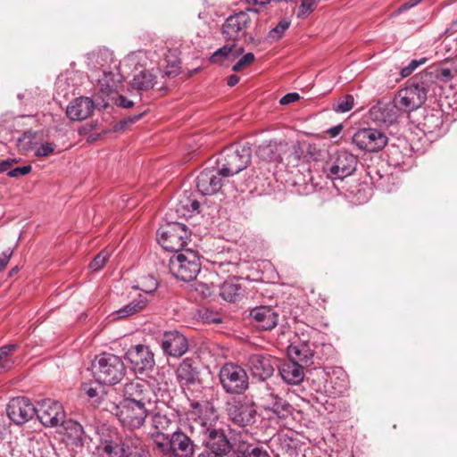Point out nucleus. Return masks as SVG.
Segmentation results:
<instances>
[{
    "label": "nucleus",
    "mask_w": 457,
    "mask_h": 457,
    "mask_svg": "<svg viewBox=\"0 0 457 457\" xmlns=\"http://www.w3.org/2000/svg\"><path fill=\"white\" fill-rule=\"evenodd\" d=\"M195 417L189 423L188 428L195 433L198 441L206 447V450L228 455L232 445L227 437L219 417L212 406L201 404L198 402L191 403Z\"/></svg>",
    "instance_id": "1"
},
{
    "label": "nucleus",
    "mask_w": 457,
    "mask_h": 457,
    "mask_svg": "<svg viewBox=\"0 0 457 457\" xmlns=\"http://www.w3.org/2000/svg\"><path fill=\"white\" fill-rule=\"evenodd\" d=\"M428 75H416L395 96L392 103L399 113L411 112L420 108L428 97H433V84Z\"/></svg>",
    "instance_id": "2"
},
{
    "label": "nucleus",
    "mask_w": 457,
    "mask_h": 457,
    "mask_svg": "<svg viewBox=\"0 0 457 457\" xmlns=\"http://www.w3.org/2000/svg\"><path fill=\"white\" fill-rule=\"evenodd\" d=\"M253 149L249 143H236L226 146L217 156L215 163L224 177L234 176L247 168Z\"/></svg>",
    "instance_id": "3"
},
{
    "label": "nucleus",
    "mask_w": 457,
    "mask_h": 457,
    "mask_svg": "<svg viewBox=\"0 0 457 457\" xmlns=\"http://www.w3.org/2000/svg\"><path fill=\"white\" fill-rule=\"evenodd\" d=\"M91 367L95 380L102 385L119 383L126 371L121 358L109 353L96 355Z\"/></svg>",
    "instance_id": "4"
},
{
    "label": "nucleus",
    "mask_w": 457,
    "mask_h": 457,
    "mask_svg": "<svg viewBox=\"0 0 457 457\" xmlns=\"http://www.w3.org/2000/svg\"><path fill=\"white\" fill-rule=\"evenodd\" d=\"M169 269L178 279L185 282L194 280L201 270L198 253L191 249L178 253L170 258Z\"/></svg>",
    "instance_id": "5"
},
{
    "label": "nucleus",
    "mask_w": 457,
    "mask_h": 457,
    "mask_svg": "<svg viewBox=\"0 0 457 457\" xmlns=\"http://www.w3.org/2000/svg\"><path fill=\"white\" fill-rule=\"evenodd\" d=\"M312 381L316 383V379L320 381L317 386L313 388L317 393L325 394L326 395L337 397L342 395L347 389L348 379L346 373L340 368L325 370H315Z\"/></svg>",
    "instance_id": "6"
},
{
    "label": "nucleus",
    "mask_w": 457,
    "mask_h": 457,
    "mask_svg": "<svg viewBox=\"0 0 457 457\" xmlns=\"http://www.w3.org/2000/svg\"><path fill=\"white\" fill-rule=\"evenodd\" d=\"M219 379L223 390L229 395H242L249 388L246 370L235 362H226L221 366Z\"/></svg>",
    "instance_id": "7"
},
{
    "label": "nucleus",
    "mask_w": 457,
    "mask_h": 457,
    "mask_svg": "<svg viewBox=\"0 0 457 457\" xmlns=\"http://www.w3.org/2000/svg\"><path fill=\"white\" fill-rule=\"evenodd\" d=\"M253 21L249 12H236L225 20L221 27V34L224 38L233 42L239 40L253 42V37L249 33Z\"/></svg>",
    "instance_id": "8"
},
{
    "label": "nucleus",
    "mask_w": 457,
    "mask_h": 457,
    "mask_svg": "<svg viewBox=\"0 0 457 457\" xmlns=\"http://www.w3.org/2000/svg\"><path fill=\"white\" fill-rule=\"evenodd\" d=\"M190 232L186 225L179 222L167 223L157 231V240L163 249L180 253L187 244Z\"/></svg>",
    "instance_id": "9"
},
{
    "label": "nucleus",
    "mask_w": 457,
    "mask_h": 457,
    "mask_svg": "<svg viewBox=\"0 0 457 457\" xmlns=\"http://www.w3.org/2000/svg\"><path fill=\"white\" fill-rule=\"evenodd\" d=\"M357 162V157L350 152L337 151L329 156L323 166V171L328 179L342 180L355 171Z\"/></svg>",
    "instance_id": "10"
},
{
    "label": "nucleus",
    "mask_w": 457,
    "mask_h": 457,
    "mask_svg": "<svg viewBox=\"0 0 457 457\" xmlns=\"http://www.w3.org/2000/svg\"><path fill=\"white\" fill-rule=\"evenodd\" d=\"M87 65L95 72H102L103 77L98 75V82L102 87L112 89L116 87L115 77L117 74L110 70L111 63L113 62V54L108 49H102L92 52L87 54Z\"/></svg>",
    "instance_id": "11"
},
{
    "label": "nucleus",
    "mask_w": 457,
    "mask_h": 457,
    "mask_svg": "<svg viewBox=\"0 0 457 457\" xmlns=\"http://www.w3.org/2000/svg\"><path fill=\"white\" fill-rule=\"evenodd\" d=\"M226 411L229 420L239 427H247L255 422L257 409L254 402L243 396L234 398L226 404Z\"/></svg>",
    "instance_id": "12"
},
{
    "label": "nucleus",
    "mask_w": 457,
    "mask_h": 457,
    "mask_svg": "<svg viewBox=\"0 0 457 457\" xmlns=\"http://www.w3.org/2000/svg\"><path fill=\"white\" fill-rule=\"evenodd\" d=\"M387 137L378 129L363 128L353 136V144L361 151L376 153L382 150L387 144Z\"/></svg>",
    "instance_id": "13"
},
{
    "label": "nucleus",
    "mask_w": 457,
    "mask_h": 457,
    "mask_svg": "<svg viewBox=\"0 0 457 457\" xmlns=\"http://www.w3.org/2000/svg\"><path fill=\"white\" fill-rule=\"evenodd\" d=\"M36 416L45 427L54 428L63 423L65 411L58 401L46 398L37 403Z\"/></svg>",
    "instance_id": "14"
},
{
    "label": "nucleus",
    "mask_w": 457,
    "mask_h": 457,
    "mask_svg": "<svg viewBox=\"0 0 457 457\" xmlns=\"http://www.w3.org/2000/svg\"><path fill=\"white\" fill-rule=\"evenodd\" d=\"M277 361V359L269 353H256L247 357L245 366L253 378L265 381L273 375L275 368L278 366Z\"/></svg>",
    "instance_id": "15"
},
{
    "label": "nucleus",
    "mask_w": 457,
    "mask_h": 457,
    "mask_svg": "<svg viewBox=\"0 0 457 457\" xmlns=\"http://www.w3.org/2000/svg\"><path fill=\"white\" fill-rule=\"evenodd\" d=\"M195 440V433L190 432L188 427L186 430L177 428L170 436V457H193Z\"/></svg>",
    "instance_id": "16"
},
{
    "label": "nucleus",
    "mask_w": 457,
    "mask_h": 457,
    "mask_svg": "<svg viewBox=\"0 0 457 457\" xmlns=\"http://www.w3.org/2000/svg\"><path fill=\"white\" fill-rule=\"evenodd\" d=\"M148 411V406L120 402L116 415L124 427L135 429L144 425Z\"/></svg>",
    "instance_id": "17"
},
{
    "label": "nucleus",
    "mask_w": 457,
    "mask_h": 457,
    "mask_svg": "<svg viewBox=\"0 0 457 457\" xmlns=\"http://www.w3.org/2000/svg\"><path fill=\"white\" fill-rule=\"evenodd\" d=\"M223 171L215 163L204 168L196 178V188L203 195L217 193L222 187Z\"/></svg>",
    "instance_id": "18"
},
{
    "label": "nucleus",
    "mask_w": 457,
    "mask_h": 457,
    "mask_svg": "<svg viewBox=\"0 0 457 457\" xmlns=\"http://www.w3.org/2000/svg\"><path fill=\"white\" fill-rule=\"evenodd\" d=\"M126 359L136 373L152 370L155 365L154 353L145 345H133L126 353Z\"/></svg>",
    "instance_id": "19"
},
{
    "label": "nucleus",
    "mask_w": 457,
    "mask_h": 457,
    "mask_svg": "<svg viewBox=\"0 0 457 457\" xmlns=\"http://www.w3.org/2000/svg\"><path fill=\"white\" fill-rule=\"evenodd\" d=\"M6 411L10 420L18 425L28 422L37 412L36 405L25 397L12 398L9 402Z\"/></svg>",
    "instance_id": "20"
},
{
    "label": "nucleus",
    "mask_w": 457,
    "mask_h": 457,
    "mask_svg": "<svg viewBox=\"0 0 457 457\" xmlns=\"http://www.w3.org/2000/svg\"><path fill=\"white\" fill-rule=\"evenodd\" d=\"M151 395L148 385L143 381H132L124 386L121 402L149 407L152 404Z\"/></svg>",
    "instance_id": "21"
},
{
    "label": "nucleus",
    "mask_w": 457,
    "mask_h": 457,
    "mask_svg": "<svg viewBox=\"0 0 457 457\" xmlns=\"http://www.w3.org/2000/svg\"><path fill=\"white\" fill-rule=\"evenodd\" d=\"M161 346L164 354L179 358L187 352L188 342L181 333L176 330L167 331L163 334Z\"/></svg>",
    "instance_id": "22"
},
{
    "label": "nucleus",
    "mask_w": 457,
    "mask_h": 457,
    "mask_svg": "<svg viewBox=\"0 0 457 457\" xmlns=\"http://www.w3.org/2000/svg\"><path fill=\"white\" fill-rule=\"evenodd\" d=\"M263 409L270 413V419L283 420L291 414V405L274 392H268L262 396Z\"/></svg>",
    "instance_id": "23"
},
{
    "label": "nucleus",
    "mask_w": 457,
    "mask_h": 457,
    "mask_svg": "<svg viewBox=\"0 0 457 457\" xmlns=\"http://www.w3.org/2000/svg\"><path fill=\"white\" fill-rule=\"evenodd\" d=\"M399 117L400 113L392 102H378L369 110V119L378 125H392Z\"/></svg>",
    "instance_id": "24"
},
{
    "label": "nucleus",
    "mask_w": 457,
    "mask_h": 457,
    "mask_svg": "<svg viewBox=\"0 0 457 457\" xmlns=\"http://www.w3.org/2000/svg\"><path fill=\"white\" fill-rule=\"evenodd\" d=\"M254 326L260 330H271L278 322V313L269 306H257L250 311Z\"/></svg>",
    "instance_id": "25"
},
{
    "label": "nucleus",
    "mask_w": 457,
    "mask_h": 457,
    "mask_svg": "<svg viewBox=\"0 0 457 457\" xmlns=\"http://www.w3.org/2000/svg\"><path fill=\"white\" fill-rule=\"evenodd\" d=\"M96 104L94 101L86 96H79L75 98L66 109V115L72 120H83L89 117Z\"/></svg>",
    "instance_id": "26"
},
{
    "label": "nucleus",
    "mask_w": 457,
    "mask_h": 457,
    "mask_svg": "<svg viewBox=\"0 0 457 457\" xmlns=\"http://www.w3.org/2000/svg\"><path fill=\"white\" fill-rule=\"evenodd\" d=\"M303 365L290 358L279 365L278 372L282 379L289 385H298L304 378Z\"/></svg>",
    "instance_id": "27"
},
{
    "label": "nucleus",
    "mask_w": 457,
    "mask_h": 457,
    "mask_svg": "<svg viewBox=\"0 0 457 457\" xmlns=\"http://www.w3.org/2000/svg\"><path fill=\"white\" fill-rule=\"evenodd\" d=\"M456 68L448 67L443 64L434 68H430L428 71L420 73L419 75H428L429 77H431V83L433 84V86H435L434 87H432L431 90V95L434 97L442 90L441 87L435 81V79H438L442 82H449L456 76Z\"/></svg>",
    "instance_id": "28"
},
{
    "label": "nucleus",
    "mask_w": 457,
    "mask_h": 457,
    "mask_svg": "<svg viewBox=\"0 0 457 457\" xmlns=\"http://www.w3.org/2000/svg\"><path fill=\"white\" fill-rule=\"evenodd\" d=\"M176 378L180 386H191L199 381V373L189 358L184 359L176 370Z\"/></svg>",
    "instance_id": "29"
},
{
    "label": "nucleus",
    "mask_w": 457,
    "mask_h": 457,
    "mask_svg": "<svg viewBox=\"0 0 457 457\" xmlns=\"http://www.w3.org/2000/svg\"><path fill=\"white\" fill-rule=\"evenodd\" d=\"M288 357L296 361L303 366H309L313 363V350L307 342L290 345L287 348Z\"/></svg>",
    "instance_id": "30"
},
{
    "label": "nucleus",
    "mask_w": 457,
    "mask_h": 457,
    "mask_svg": "<svg viewBox=\"0 0 457 457\" xmlns=\"http://www.w3.org/2000/svg\"><path fill=\"white\" fill-rule=\"evenodd\" d=\"M148 300L145 296L139 295L137 298L132 300L123 307L112 312L109 319L112 321L126 319L141 312L147 304Z\"/></svg>",
    "instance_id": "31"
},
{
    "label": "nucleus",
    "mask_w": 457,
    "mask_h": 457,
    "mask_svg": "<svg viewBox=\"0 0 457 457\" xmlns=\"http://www.w3.org/2000/svg\"><path fill=\"white\" fill-rule=\"evenodd\" d=\"M60 425L63 427L71 445L76 447L84 445L87 436L81 424L73 420L63 419V423Z\"/></svg>",
    "instance_id": "32"
},
{
    "label": "nucleus",
    "mask_w": 457,
    "mask_h": 457,
    "mask_svg": "<svg viewBox=\"0 0 457 457\" xmlns=\"http://www.w3.org/2000/svg\"><path fill=\"white\" fill-rule=\"evenodd\" d=\"M244 47L237 46L235 43L225 45L217 49L210 57L212 63L223 64L224 61H235L244 53Z\"/></svg>",
    "instance_id": "33"
},
{
    "label": "nucleus",
    "mask_w": 457,
    "mask_h": 457,
    "mask_svg": "<svg viewBox=\"0 0 457 457\" xmlns=\"http://www.w3.org/2000/svg\"><path fill=\"white\" fill-rule=\"evenodd\" d=\"M124 457H149L145 443L137 436H128L123 438Z\"/></svg>",
    "instance_id": "34"
},
{
    "label": "nucleus",
    "mask_w": 457,
    "mask_h": 457,
    "mask_svg": "<svg viewBox=\"0 0 457 457\" xmlns=\"http://www.w3.org/2000/svg\"><path fill=\"white\" fill-rule=\"evenodd\" d=\"M155 84L156 75L145 69L135 73L131 81V87L140 91L152 89Z\"/></svg>",
    "instance_id": "35"
},
{
    "label": "nucleus",
    "mask_w": 457,
    "mask_h": 457,
    "mask_svg": "<svg viewBox=\"0 0 457 457\" xmlns=\"http://www.w3.org/2000/svg\"><path fill=\"white\" fill-rule=\"evenodd\" d=\"M200 209L199 202L193 196L192 193L184 194L179 199L176 212L183 217H190L194 213H198Z\"/></svg>",
    "instance_id": "36"
},
{
    "label": "nucleus",
    "mask_w": 457,
    "mask_h": 457,
    "mask_svg": "<svg viewBox=\"0 0 457 457\" xmlns=\"http://www.w3.org/2000/svg\"><path fill=\"white\" fill-rule=\"evenodd\" d=\"M444 121L440 112L428 113L424 117L423 127L427 133H440Z\"/></svg>",
    "instance_id": "37"
},
{
    "label": "nucleus",
    "mask_w": 457,
    "mask_h": 457,
    "mask_svg": "<svg viewBox=\"0 0 457 457\" xmlns=\"http://www.w3.org/2000/svg\"><path fill=\"white\" fill-rule=\"evenodd\" d=\"M173 424L174 420L169 418L166 414L157 412L152 417V425L155 429L154 434H158V436L168 435L166 432Z\"/></svg>",
    "instance_id": "38"
},
{
    "label": "nucleus",
    "mask_w": 457,
    "mask_h": 457,
    "mask_svg": "<svg viewBox=\"0 0 457 457\" xmlns=\"http://www.w3.org/2000/svg\"><path fill=\"white\" fill-rule=\"evenodd\" d=\"M100 451L101 457H124L123 439L120 443L106 440Z\"/></svg>",
    "instance_id": "39"
},
{
    "label": "nucleus",
    "mask_w": 457,
    "mask_h": 457,
    "mask_svg": "<svg viewBox=\"0 0 457 457\" xmlns=\"http://www.w3.org/2000/svg\"><path fill=\"white\" fill-rule=\"evenodd\" d=\"M18 345L10 344L0 347V370H9L13 361L12 360V353L16 351Z\"/></svg>",
    "instance_id": "40"
},
{
    "label": "nucleus",
    "mask_w": 457,
    "mask_h": 457,
    "mask_svg": "<svg viewBox=\"0 0 457 457\" xmlns=\"http://www.w3.org/2000/svg\"><path fill=\"white\" fill-rule=\"evenodd\" d=\"M237 457H270L269 452L261 446L246 445L241 446L237 453Z\"/></svg>",
    "instance_id": "41"
},
{
    "label": "nucleus",
    "mask_w": 457,
    "mask_h": 457,
    "mask_svg": "<svg viewBox=\"0 0 457 457\" xmlns=\"http://www.w3.org/2000/svg\"><path fill=\"white\" fill-rule=\"evenodd\" d=\"M240 287L231 282H225L220 287V295L221 297L230 303L236 302L240 295Z\"/></svg>",
    "instance_id": "42"
},
{
    "label": "nucleus",
    "mask_w": 457,
    "mask_h": 457,
    "mask_svg": "<svg viewBox=\"0 0 457 457\" xmlns=\"http://www.w3.org/2000/svg\"><path fill=\"white\" fill-rule=\"evenodd\" d=\"M158 286L157 279L154 276L147 275L141 278L139 284L133 288L139 289L145 294H152L158 288Z\"/></svg>",
    "instance_id": "43"
},
{
    "label": "nucleus",
    "mask_w": 457,
    "mask_h": 457,
    "mask_svg": "<svg viewBox=\"0 0 457 457\" xmlns=\"http://www.w3.org/2000/svg\"><path fill=\"white\" fill-rule=\"evenodd\" d=\"M322 0H302L298 6L296 17L303 19L308 17Z\"/></svg>",
    "instance_id": "44"
},
{
    "label": "nucleus",
    "mask_w": 457,
    "mask_h": 457,
    "mask_svg": "<svg viewBox=\"0 0 457 457\" xmlns=\"http://www.w3.org/2000/svg\"><path fill=\"white\" fill-rule=\"evenodd\" d=\"M170 435L158 436V434H152L156 448L166 457H170Z\"/></svg>",
    "instance_id": "45"
},
{
    "label": "nucleus",
    "mask_w": 457,
    "mask_h": 457,
    "mask_svg": "<svg viewBox=\"0 0 457 457\" xmlns=\"http://www.w3.org/2000/svg\"><path fill=\"white\" fill-rule=\"evenodd\" d=\"M353 105L354 97L352 95H345L333 105V110L337 113H345L351 111Z\"/></svg>",
    "instance_id": "46"
},
{
    "label": "nucleus",
    "mask_w": 457,
    "mask_h": 457,
    "mask_svg": "<svg viewBox=\"0 0 457 457\" xmlns=\"http://www.w3.org/2000/svg\"><path fill=\"white\" fill-rule=\"evenodd\" d=\"M145 113V112L143 111L136 115L128 116V117L120 120L119 122H117L114 125V130L116 132L127 130L128 129H129L130 126H132L137 120H139L144 116Z\"/></svg>",
    "instance_id": "47"
},
{
    "label": "nucleus",
    "mask_w": 457,
    "mask_h": 457,
    "mask_svg": "<svg viewBox=\"0 0 457 457\" xmlns=\"http://www.w3.org/2000/svg\"><path fill=\"white\" fill-rule=\"evenodd\" d=\"M427 61L428 59L426 57L411 60L406 66L400 70L401 77H409L419 66L425 64Z\"/></svg>",
    "instance_id": "48"
},
{
    "label": "nucleus",
    "mask_w": 457,
    "mask_h": 457,
    "mask_svg": "<svg viewBox=\"0 0 457 457\" xmlns=\"http://www.w3.org/2000/svg\"><path fill=\"white\" fill-rule=\"evenodd\" d=\"M167 66L165 70L162 71V77L174 78L179 74L180 71V62L179 60L174 56L172 61L166 60Z\"/></svg>",
    "instance_id": "49"
},
{
    "label": "nucleus",
    "mask_w": 457,
    "mask_h": 457,
    "mask_svg": "<svg viewBox=\"0 0 457 457\" xmlns=\"http://www.w3.org/2000/svg\"><path fill=\"white\" fill-rule=\"evenodd\" d=\"M290 21L287 20L280 21L275 28L269 32V37L272 40H278L282 37L286 30L289 28Z\"/></svg>",
    "instance_id": "50"
},
{
    "label": "nucleus",
    "mask_w": 457,
    "mask_h": 457,
    "mask_svg": "<svg viewBox=\"0 0 457 457\" xmlns=\"http://www.w3.org/2000/svg\"><path fill=\"white\" fill-rule=\"evenodd\" d=\"M110 252L107 250L101 251L90 262L89 267L93 270H99L105 264L106 261L109 259Z\"/></svg>",
    "instance_id": "51"
},
{
    "label": "nucleus",
    "mask_w": 457,
    "mask_h": 457,
    "mask_svg": "<svg viewBox=\"0 0 457 457\" xmlns=\"http://www.w3.org/2000/svg\"><path fill=\"white\" fill-rule=\"evenodd\" d=\"M274 145L270 142H264L258 146L256 151L257 155L263 160H270L274 154Z\"/></svg>",
    "instance_id": "52"
},
{
    "label": "nucleus",
    "mask_w": 457,
    "mask_h": 457,
    "mask_svg": "<svg viewBox=\"0 0 457 457\" xmlns=\"http://www.w3.org/2000/svg\"><path fill=\"white\" fill-rule=\"evenodd\" d=\"M254 60V54L253 53H247L241 56V58H239V60L232 66V71L238 72L253 63Z\"/></svg>",
    "instance_id": "53"
},
{
    "label": "nucleus",
    "mask_w": 457,
    "mask_h": 457,
    "mask_svg": "<svg viewBox=\"0 0 457 457\" xmlns=\"http://www.w3.org/2000/svg\"><path fill=\"white\" fill-rule=\"evenodd\" d=\"M56 145L54 143L46 142L45 144L40 145L35 150V155L37 157H45L49 156L55 150Z\"/></svg>",
    "instance_id": "54"
},
{
    "label": "nucleus",
    "mask_w": 457,
    "mask_h": 457,
    "mask_svg": "<svg viewBox=\"0 0 457 457\" xmlns=\"http://www.w3.org/2000/svg\"><path fill=\"white\" fill-rule=\"evenodd\" d=\"M31 165H24L21 167H16L8 170L7 175L11 178H18L29 174L31 171Z\"/></svg>",
    "instance_id": "55"
},
{
    "label": "nucleus",
    "mask_w": 457,
    "mask_h": 457,
    "mask_svg": "<svg viewBox=\"0 0 457 457\" xmlns=\"http://www.w3.org/2000/svg\"><path fill=\"white\" fill-rule=\"evenodd\" d=\"M300 99V96L297 93H287L285 96H283L280 100L279 104L282 105H287L291 103L296 102Z\"/></svg>",
    "instance_id": "56"
},
{
    "label": "nucleus",
    "mask_w": 457,
    "mask_h": 457,
    "mask_svg": "<svg viewBox=\"0 0 457 457\" xmlns=\"http://www.w3.org/2000/svg\"><path fill=\"white\" fill-rule=\"evenodd\" d=\"M12 255V249H6L0 254V271H2L5 268V266L8 264Z\"/></svg>",
    "instance_id": "57"
},
{
    "label": "nucleus",
    "mask_w": 457,
    "mask_h": 457,
    "mask_svg": "<svg viewBox=\"0 0 457 457\" xmlns=\"http://www.w3.org/2000/svg\"><path fill=\"white\" fill-rule=\"evenodd\" d=\"M423 0H409L408 2L403 4L396 11V12L399 14V13H402L414 6H416L417 4H419L420 3H421Z\"/></svg>",
    "instance_id": "58"
},
{
    "label": "nucleus",
    "mask_w": 457,
    "mask_h": 457,
    "mask_svg": "<svg viewBox=\"0 0 457 457\" xmlns=\"http://www.w3.org/2000/svg\"><path fill=\"white\" fill-rule=\"evenodd\" d=\"M116 104L118 106L122 107V108L129 109V108H131L134 105V103H133V101L128 99L126 96H120L118 97V99L116 100Z\"/></svg>",
    "instance_id": "59"
},
{
    "label": "nucleus",
    "mask_w": 457,
    "mask_h": 457,
    "mask_svg": "<svg viewBox=\"0 0 457 457\" xmlns=\"http://www.w3.org/2000/svg\"><path fill=\"white\" fill-rule=\"evenodd\" d=\"M12 457H32L30 451L27 450V453H23L22 449L14 447L11 452Z\"/></svg>",
    "instance_id": "60"
},
{
    "label": "nucleus",
    "mask_w": 457,
    "mask_h": 457,
    "mask_svg": "<svg viewBox=\"0 0 457 457\" xmlns=\"http://www.w3.org/2000/svg\"><path fill=\"white\" fill-rule=\"evenodd\" d=\"M16 162L15 159H6L2 162H0V173L8 172V169Z\"/></svg>",
    "instance_id": "61"
},
{
    "label": "nucleus",
    "mask_w": 457,
    "mask_h": 457,
    "mask_svg": "<svg viewBox=\"0 0 457 457\" xmlns=\"http://www.w3.org/2000/svg\"><path fill=\"white\" fill-rule=\"evenodd\" d=\"M343 129V126L341 124L339 125H337V126H334V127H331L328 129V134L331 137H336L337 136H338L340 134V132L342 131Z\"/></svg>",
    "instance_id": "62"
},
{
    "label": "nucleus",
    "mask_w": 457,
    "mask_h": 457,
    "mask_svg": "<svg viewBox=\"0 0 457 457\" xmlns=\"http://www.w3.org/2000/svg\"><path fill=\"white\" fill-rule=\"evenodd\" d=\"M227 455H224V454H220L218 453H215V452H212V451H209V450H204V452H202L197 457H226Z\"/></svg>",
    "instance_id": "63"
},
{
    "label": "nucleus",
    "mask_w": 457,
    "mask_h": 457,
    "mask_svg": "<svg viewBox=\"0 0 457 457\" xmlns=\"http://www.w3.org/2000/svg\"><path fill=\"white\" fill-rule=\"evenodd\" d=\"M447 104L453 110V112L457 113V92L454 93L453 97L449 99Z\"/></svg>",
    "instance_id": "64"
}]
</instances>
